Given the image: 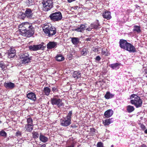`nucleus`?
Here are the masks:
<instances>
[{
    "instance_id": "f257e3e1",
    "label": "nucleus",
    "mask_w": 147,
    "mask_h": 147,
    "mask_svg": "<svg viewBox=\"0 0 147 147\" xmlns=\"http://www.w3.org/2000/svg\"><path fill=\"white\" fill-rule=\"evenodd\" d=\"M43 30L46 35L49 37H52L57 32L56 28L51 24L45 25L43 28Z\"/></svg>"
},
{
    "instance_id": "f03ea898",
    "label": "nucleus",
    "mask_w": 147,
    "mask_h": 147,
    "mask_svg": "<svg viewBox=\"0 0 147 147\" xmlns=\"http://www.w3.org/2000/svg\"><path fill=\"white\" fill-rule=\"evenodd\" d=\"M130 99V103L134 105L137 108L141 107L142 105V101L140 97L137 95L133 94L131 95Z\"/></svg>"
},
{
    "instance_id": "7ed1b4c3",
    "label": "nucleus",
    "mask_w": 147,
    "mask_h": 147,
    "mask_svg": "<svg viewBox=\"0 0 147 147\" xmlns=\"http://www.w3.org/2000/svg\"><path fill=\"white\" fill-rule=\"evenodd\" d=\"M72 115V111H69L66 116L63 117L60 119V125L65 127H67L70 125L71 123Z\"/></svg>"
},
{
    "instance_id": "20e7f679",
    "label": "nucleus",
    "mask_w": 147,
    "mask_h": 147,
    "mask_svg": "<svg viewBox=\"0 0 147 147\" xmlns=\"http://www.w3.org/2000/svg\"><path fill=\"white\" fill-rule=\"evenodd\" d=\"M42 9L44 11H48L53 7V2L51 0H45L42 2Z\"/></svg>"
},
{
    "instance_id": "39448f33",
    "label": "nucleus",
    "mask_w": 147,
    "mask_h": 147,
    "mask_svg": "<svg viewBox=\"0 0 147 147\" xmlns=\"http://www.w3.org/2000/svg\"><path fill=\"white\" fill-rule=\"evenodd\" d=\"M50 19L54 21H59L62 18V15L61 12L57 11L51 14L49 16Z\"/></svg>"
},
{
    "instance_id": "423d86ee",
    "label": "nucleus",
    "mask_w": 147,
    "mask_h": 147,
    "mask_svg": "<svg viewBox=\"0 0 147 147\" xmlns=\"http://www.w3.org/2000/svg\"><path fill=\"white\" fill-rule=\"evenodd\" d=\"M20 57L21 59V62L23 64H25L30 62L32 59L31 57L27 53L21 54Z\"/></svg>"
},
{
    "instance_id": "0eeeda50",
    "label": "nucleus",
    "mask_w": 147,
    "mask_h": 147,
    "mask_svg": "<svg viewBox=\"0 0 147 147\" xmlns=\"http://www.w3.org/2000/svg\"><path fill=\"white\" fill-rule=\"evenodd\" d=\"M51 103L53 105H56L58 107L63 106L64 104L62 102V99L59 98L57 96H55L51 98Z\"/></svg>"
},
{
    "instance_id": "6e6552de",
    "label": "nucleus",
    "mask_w": 147,
    "mask_h": 147,
    "mask_svg": "<svg viewBox=\"0 0 147 147\" xmlns=\"http://www.w3.org/2000/svg\"><path fill=\"white\" fill-rule=\"evenodd\" d=\"M28 27L27 29V30L26 33V36L27 37H29L32 36L34 33V28L32 25H28Z\"/></svg>"
},
{
    "instance_id": "1a4fd4ad",
    "label": "nucleus",
    "mask_w": 147,
    "mask_h": 147,
    "mask_svg": "<svg viewBox=\"0 0 147 147\" xmlns=\"http://www.w3.org/2000/svg\"><path fill=\"white\" fill-rule=\"evenodd\" d=\"M125 50L130 53H134L137 51L135 47L130 43L127 44Z\"/></svg>"
},
{
    "instance_id": "9d476101",
    "label": "nucleus",
    "mask_w": 147,
    "mask_h": 147,
    "mask_svg": "<svg viewBox=\"0 0 147 147\" xmlns=\"http://www.w3.org/2000/svg\"><path fill=\"white\" fill-rule=\"evenodd\" d=\"M42 45L40 44L36 45H31L29 47V49L32 51H35L42 48Z\"/></svg>"
},
{
    "instance_id": "9b49d317",
    "label": "nucleus",
    "mask_w": 147,
    "mask_h": 147,
    "mask_svg": "<svg viewBox=\"0 0 147 147\" xmlns=\"http://www.w3.org/2000/svg\"><path fill=\"white\" fill-rule=\"evenodd\" d=\"M33 10L30 8H26L25 11L27 18H31L33 16Z\"/></svg>"
},
{
    "instance_id": "f8f14e48",
    "label": "nucleus",
    "mask_w": 147,
    "mask_h": 147,
    "mask_svg": "<svg viewBox=\"0 0 147 147\" xmlns=\"http://www.w3.org/2000/svg\"><path fill=\"white\" fill-rule=\"evenodd\" d=\"M28 25H29V24L26 23V24L24 25L22 28L19 29L20 34L23 36H26V33L27 30V29L28 27Z\"/></svg>"
},
{
    "instance_id": "ddd939ff",
    "label": "nucleus",
    "mask_w": 147,
    "mask_h": 147,
    "mask_svg": "<svg viewBox=\"0 0 147 147\" xmlns=\"http://www.w3.org/2000/svg\"><path fill=\"white\" fill-rule=\"evenodd\" d=\"M129 43L125 40L121 39L119 41V45L121 48L125 50L127 47V45Z\"/></svg>"
},
{
    "instance_id": "4468645a",
    "label": "nucleus",
    "mask_w": 147,
    "mask_h": 147,
    "mask_svg": "<svg viewBox=\"0 0 147 147\" xmlns=\"http://www.w3.org/2000/svg\"><path fill=\"white\" fill-rule=\"evenodd\" d=\"M57 43L55 42H49L47 45V47L48 49H51L56 47Z\"/></svg>"
},
{
    "instance_id": "2eb2a0df",
    "label": "nucleus",
    "mask_w": 147,
    "mask_h": 147,
    "mask_svg": "<svg viewBox=\"0 0 147 147\" xmlns=\"http://www.w3.org/2000/svg\"><path fill=\"white\" fill-rule=\"evenodd\" d=\"M86 27V26H85V25L81 24L77 28L75 29L74 30L77 32H83L85 30Z\"/></svg>"
},
{
    "instance_id": "dca6fc26",
    "label": "nucleus",
    "mask_w": 147,
    "mask_h": 147,
    "mask_svg": "<svg viewBox=\"0 0 147 147\" xmlns=\"http://www.w3.org/2000/svg\"><path fill=\"white\" fill-rule=\"evenodd\" d=\"M27 97L29 99L35 101L36 99V94L34 93L30 92L27 94Z\"/></svg>"
},
{
    "instance_id": "f3484780",
    "label": "nucleus",
    "mask_w": 147,
    "mask_h": 147,
    "mask_svg": "<svg viewBox=\"0 0 147 147\" xmlns=\"http://www.w3.org/2000/svg\"><path fill=\"white\" fill-rule=\"evenodd\" d=\"M4 86L7 89H12L15 87V85L11 82H5L4 84Z\"/></svg>"
},
{
    "instance_id": "a211bd4d",
    "label": "nucleus",
    "mask_w": 147,
    "mask_h": 147,
    "mask_svg": "<svg viewBox=\"0 0 147 147\" xmlns=\"http://www.w3.org/2000/svg\"><path fill=\"white\" fill-rule=\"evenodd\" d=\"M113 111L111 109H109L106 111L104 113L105 118H109L113 114Z\"/></svg>"
},
{
    "instance_id": "6ab92c4d",
    "label": "nucleus",
    "mask_w": 147,
    "mask_h": 147,
    "mask_svg": "<svg viewBox=\"0 0 147 147\" xmlns=\"http://www.w3.org/2000/svg\"><path fill=\"white\" fill-rule=\"evenodd\" d=\"M111 13L110 11H106L103 13L102 16L104 18L107 20H109L111 18Z\"/></svg>"
},
{
    "instance_id": "aec40b11",
    "label": "nucleus",
    "mask_w": 147,
    "mask_h": 147,
    "mask_svg": "<svg viewBox=\"0 0 147 147\" xmlns=\"http://www.w3.org/2000/svg\"><path fill=\"white\" fill-rule=\"evenodd\" d=\"M33 127L34 125L26 124L25 125V128L26 131L30 132L33 129Z\"/></svg>"
},
{
    "instance_id": "412c9836",
    "label": "nucleus",
    "mask_w": 147,
    "mask_h": 147,
    "mask_svg": "<svg viewBox=\"0 0 147 147\" xmlns=\"http://www.w3.org/2000/svg\"><path fill=\"white\" fill-rule=\"evenodd\" d=\"M71 39V41L72 43L74 45H78L80 42V39L78 37H72Z\"/></svg>"
},
{
    "instance_id": "4be33fe9",
    "label": "nucleus",
    "mask_w": 147,
    "mask_h": 147,
    "mask_svg": "<svg viewBox=\"0 0 147 147\" xmlns=\"http://www.w3.org/2000/svg\"><path fill=\"white\" fill-rule=\"evenodd\" d=\"M120 64L118 63L111 64L109 65V67L113 69H117L119 68Z\"/></svg>"
},
{
    "instance_id": "5701e85b",
    "label": "nucleus",
    "mask_w": 147,
    "mask_h": 147,
    "mask_svg": "<svg viewBox=\"0 0 147 147\" xmlns=\"http://www.w3.org/2000/svg\"><path fill=\"white\" fill-rule=\"evenodd\" d=\"M81 76V74L78 71H76L74 72L73 74V77L76 79L80 78Z\"/></svg>"
},
{
    "instance_id": "b1692460",
    "label": "nucleus",
    "mask_w": 147,
    "mask_h": 147,
    "mask_svg": "<svg viewBox=\"0 0 147 147\" xmlns=\"http://www.w3.org/2000/svg\"><path fill=\"white\" fill-rule=\"evenodd\" d=\"M39 139L40 141L44 143L47 142L48 140V138L47 137L42 135L41 134H40Z\"/></svg>"
},
{
    "instance_id": "393cba45",
    "label": "nucleus",
    "mask_w": 147,
    "mask_h": 147,
    "mask_svg": "<svg viewBox=\"0 0 147 147\" xmlns=\"http://www.w3.org/2000/svg\"><path fill=\"white\" fill-rule=\"evenodd\" d=\"M100 26L98 21L96 22H95L90 24V26L92 27L93 28L97 29L99 28V26Z\"/></svg>"
},
{
    "instance_id": "a878e982",
    "label": "nucleus",
    "mask_w": 147,
    "mask_h": 147,
    "mask_svg": "<svg viewBox=\"0 0 147 147\" xmlns=\"http://www.w3.org/2000/svg\"><path fill=\"white\" fill-rule=\"evenodd\" d=\"M112 118L111 119H107L105 120L104 121H103V124L104 125H109L110 124L112 123L113 121V120L112 119Z\"/></svg>"
},
{
    "instance_id": "bb28decb",
    "label": "nucleus",
    "mask_w": 147,
    "mask_h": 147,
    "mask_svg": "<svg viewBox=\"0 0 147 147\" xmlns=\"http://www.w3.org/2000/svg\"><path fill=\"white\" fill-rule=\"evenodd\" d=\"M80 51L81 55L83 56H86L88 52L87 49L84 48L82 49Z\"/></svg>"
},
{
    "instance_id": "cd10ccee",
    "label": "nucleus",
    "mask_w": 147,
    "mask_h": 147,
    "mask_svg": "<svg viewBox=\"0 0 147 147\" xmlns=\"http://www.w3.org/2000/svg\"><path fill=\"white\" fill-rule=\"evenodd\" d=\"M134 32H136L138 33H140L141 32L140 27L139 26L135 25L134 26V29L133 30Z\"/></svg>"
},
{
    "instance_id": "c85d7f7f",
    "label": "nucleus",
    "mask_w": 147,
    "mask_h": 147,
    "mask_svg": "<svg viewBox=\"0 0 147 147\" xmlns=\"http://www.w3.org/2000/svg\"><path fill=\"white\" fill-rule=\"evenodd\" d=\"M56 60L58 61H63L64 59V58L61 54L57 55L56 57Z\"/></svg>"
},
{
    "instance_id": "c756f323",
    "label": "nucleus",
    "mask_w": 147,
    "mask_h": 147,
    "mask_svg": "<svg viewBox=\"0 0 147 147\" xmlns=\"http://www.w3.org/2000/svg\"><path fill=\"white\" fill-rule=\"evenodd\" d=\"M114 96V94H111L109 92H107L106 93V94L105 96V97L106 99H109L113 97Z\"/></svg>"
},
{
    "instance_id": "7c9ffc66",
    "label": "nucleus",
    "mask_w": 147,
    "mask_h": 147,
    "mask_svg": "<svg viewBox=\"0 0 147 147\" xmlns=\"http://www.w3.org/2000/svg\"><path fill=\"white\" fill-rule=\"evenodd\" d=\"M134 108L133 106L128 105L127 107V110L128 112L131 113L134 111Z\"/></svg>"
},
{
    "instance_id": "2f4dec72",
    "label": "nucleus",
    "mask_w": 147,
    "mask_h": 147,
    "mask_svg": "<svg viewBox=\"0 0 147 147\" xmlns=\"http://www.w3.org/2000/svg\"><path fill=\"white\" fill-rule=\"evenodd\" d=\"M44 91L45 95L48 96L50 92V89L48 87H47L44 88Z\"/></svg>"
},
{
    "instance_id": "473e14b6",
    "label": "nucleus",
    "mask_w": 147,
    "mask_h": 147,
    "mask_svg": "<svg viewBox=\"0 0 147 147\" xmlns=\"http://www.w3.org/2000/svg\"><path fill=\"white\" fill-rule=\"evenodd\" d=\"M90 131L89 133L90 135L94 136L95 134L96 129L94 128H91L90 129Z\"/></svg>"
},
{
    "instance_id": "72a5a7b5",
    "label": "nucleus",
    "mask_w": 147,
    "mask_h": 147,
    "mask_svg": "<svg viewBox=\"0 0 147 147\" xmlns=\"http://www.w3.org/2000/svg\"><path fill=\"white\" fill-rule=\"evenodd\" d=\"M0 67L1 68L2 70H4L6 68V65L3 62H0Z\"/></svg>"
},
{
    "instance_id": "f704fd0d",
    "label": "nucleus",
    "mask_w": 147,
    "mask_h": 147,
    "mask_svg": "<svg viewBox=\"0 0 147 147\" xmlns=\"http://www.w3.org/2000/svg\"><path fill=\"white\" fill-rule=\"evenodd\" d=\"M27 124L33 125V120L31 118L29 117L27 119Z\"/></svg>"
},
{
    "instance_id": "c9c22d12",
    "label": "nucleus",
    "mask_w": 147,
    "mask_h": 147,
    "mask_svg": "<svg viewBox=\"0 0 147 147\" xmlns=\"http://www.w3.org/2000/svg\"><path fill=\"white\" fill-rule=\"evenodd\" d=\"M25 12H20V18L22 19H24L26 17V15Z\"/></svg>"
},
{
    "instance_id": "e433bc0d",
    "label": "nucleus",
    "mask_w": 147,
    "mask_h": 147,
    "mask_svg": "<svg viewBox=\"0 0 147 147\" xmlns=\"http://www.w3.org/2000/svg\"><path fill=\"white\" fill-rule=\"evenodd\" d=\"M33 137L34 138H38L39 136V134L37 132L35 131H33L32 132Z\"/></svg>"
},
{
    "instance_id": "4c0bfd02",
    "label": "nucleus",
    "mask_w": 147,
    "mask_h": 147,
    "mask_svg": "<svg viewBox=\"0 0 147 147\" xmlns=\"http://www.w3.org/2000/svg\"><path fill=\"white\" fill-rule=\"evenodd\" d=\"M0 135L2 136L6 137L7 135V134L5 131L2 130L0 131Z\"/></svg>"
},
{
    "instance_id": "58836bf2",
    "label": "nucleus",
    "mask_w": 147,
    "mask_h": 147,
    "mask_svg": "<svg viewBox=\"0 0 147 147\" xmlns=\"http://www.w3.org/2000/svg\"><path fill=\"white\" fill-rule=\"evenodd\" d=\"M15 55V54H12L10 52H8L7 57L9 58H12Z\"/></svg>"
},
{
    "instance_id": "ea45409f",
    "label": "nucleus",
    "mask_w": 147,
    "mask_h": 147,
    "mask_svg": "<svg viewBox=\"0 0 147 147\" xmlns=\"http://www.w3.org/2000/svg\"><path fill=\"white\" fill-rule=\"evenodd\" d=\"M16 50L14 49L13 48H11L10 49V51H9L8 52H10L12 54H15L16 53Z\"/></svg>"
},
{
    "instance_id": "a19ab883",
    "label": "nucleus",
    "mask_w": 147,
    "mask_h": 147,
    "mask_svg": "<svg viewBox=\"0 0 147 147\" xmlns=\"http://www.w3.org/2000/svg\"><path fill=\"white\" fill-rule=\"evenodd\" d=\"M97 147H103V144L101 142L98 143L97 145Z\"/></svg>"
},
{
    "instance_id": "79ce46f5",
    "label": "nucleus",
    "mask_w": 147,
    "mask_h": 147,
    "mask_svg": "<svg viewBox=\"0 0 147 147\" xmlns=\"http://www.w3.org/2000/svg\"><path fill=\"white\" fill-rule=\"evenodd\" d=\"M26 23L22 24H20L19 25V29H20V28H23V27L24 26V25H26Z\"/></svg>"
},
{
    "instance_id": "37998d69",
    "label": "nucleus",
    "mask_w": 147,
    "mask_h": 147,
    "mask_svg": "<svg viewBox=\"0 0 147 147\" xmlns=\"http://www.w3.org/2000/svg\"><path fill=\"white\" fill-rule=\"evenodd\" d=\"M21 135V132L19 131H17L16 134V135L17 136H20Z\"/></svg>"
},
{
    "instance_id": "c03bdc74",
    "label": "nucleus",
    "mask_w": 147,
    "mask_h": 147,
    "mask_svg": "<svg viewBox=\"0 0 147 147\" xmlns=\"http://www.w3.org/2000/svg\"><path fill=\"white\" fill-rule=\"evenodd\" d=\"M140 127L143 130H144L146 128V127L143 124H141L140 125Z\"/></svg>"
},
{
    "instance_id": "a18cd8bd",
    "label": "nucleus",
    "mask_w": 147,
    "mask_h": 147,
    "mask_svg": "<svg viewBox=\"0 0 147 147\" xmlns=\"http://www.w3.org/2000/svg\"><path fill=\"white\" fill-rule=\"evenodd\" d=\"M101 58L99 56H97L96 58V60L97 61H99L100 60Z\"/></svg>"
},
{
    "instance_id": "49530a36",
    "label": "nucleus",
    "mask_w": 147,
    "mask_h": 147,
    "mask_svg": "<svg viewBox=\"0 0 147 147\" xmlns=\"http://www.w3.org/2000/svg\"><path fill=\"white\" fill-rule=\"evenodd\" d=\"M92 29V27H89L88 28H87L86 29V30L88 31H90Z\"/></svg>"
},
{
    "instance_id": "de8ad7c7",
    "label": "nucleus",
    "mask_w": 147,
    "mask_h": 147,
    "mask_svg": "<svg viewBox=\"0 0 147 147\" xmlns=\"http://www.w3.org/2000/svg\"><path fill=\"white\" fill-rule=\"evenodd\" d=\"M56 88L54 87H53L52 88V91H53V92L55 91H56Z\"/></svg>"
},
{
    "instance_id": "09e8293b",
    "label": "nucleus",
    "mask_w": 147,
    "mask_h": 147,
    "mask_svg": "<svg viewBox=\"0 0 147 147\" xmlns=\"http://www.w3.org/2000/svg\"><path fill=\"white\" fill-rule=\"evenodd\" d=\"M74 144H71V145L69 146H67V147H74Z\"/></svg>"
},
{
    "instance_id": "8fccbe9b",
    "label": "nucleus",
    "mask_w": 147,
    "mask_h": 147,
    "mask_svg": "<svg viewBox=\"0 0 147 147\" xmlns=\"http://www.w3.org/2000/svg\"><path fill=\"white\" fill-rule=\"evenodd\" d=\"M75 0H67L68 2L69 3H71L72 1H74Z\"/></svg>"
},
{
    "instance_id": "3c124183",
    "label": "nucleus",
    "mask_w": 147,
    "mask_h": 147,
    "mask_svg": "<svg viewBox=\"0 0 147 147\" xmlns=\"http://www.w3.org/2000/svg\"><path fill=\"white\" fill-rule=\"evenodd\" d=\"M86 40L88 41H90V39L89 38H87L86 39Z\"/></svg>"
},
{
    "instance_id": "603ef678",
    "label": "nucleus",
    "mask_w": 147,
    "mask_h": 147,
    "mask_svg": "<svg viewBox=\"0 0 147 147\" xmlns=\"http://www.w3.org/2000/svg\"><path fill=\"white\" fill-rule=\"evenodd\" d=\"M45 146L46 145L45 144H44L41 147H45Z\"/></svg>"
},
{
    "instance_id": "864d4df0",
    "label": "nucleus",
    "mask_w": 147,
    "mask_h": 147,
    "mask_svg": "<svg viewBox=\"0 0 147 147\" xmlns=\"http://www.w3.org/2000/svg\"><path fill=\"white\" fill-rule=\"evenodd\" d=\"M95 52H96L98 51V50H97V49H95Z\"/></svg>"
},
{
    "instance_id": "5fc2aeb1",
    "label": "nucleus",
    "mask_w": 147,
    "mask_h": 147,
    "mask_svg": "<svg viewBox=\"0 0 147 147\" xmlns=\"http://www.w3.org/2000/svg\"><path fill=\"white\" fill-rule=\"evenodd\" d=\"M145 71H146V74H147V69H146V70Z\"/></svg>"
},
{
    "instance_id": "6e6d98bb",
    "label": "nucleus",
    "mask_w": 147,
    "mask_h": 147,
    "mask_svg": "<svg viewBox=\"0 0 147 147\" xmlns=\"http://www.w3.org/2000/svg\"><path fill=\"white\" fill-rule=\"evenodd\" d=\"M111 147H114V146L113 145H112L111 146Z\"/></svg>"
},
{
    "instance_id": "4d7b16f0",
    "label": "nucleus",
    "mask_w": 147,
    "mask_h": 147,
    "mask_svg": "<svg viewBox=\"0 0 147 147\" xmlns=\"http://www.w3.org/2000/svg\"><path fill=\"white\" fill-rule=\"evenodd\" d=\"M28 1L29 2H30V1H32V0H29Z\"/></svg>"
},
{
    "instance_id": "13d9d810",
    "label": "nucleus",
    "mask_w": 147,
    "mask_h": 147,
    "mask_svg": "<svg viewBox=\"0 0 147 147\" xmlns=\"http://www.w3.org/2000/svg\"><path fill=\"white\" fill-rule=\"evenodd\" d=\"M32 5V4H29V5Z\"/></svg>"
}]
</instances>
